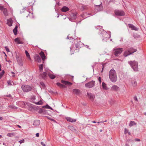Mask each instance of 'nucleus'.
I'll list each match as a JSON object with an SVG mask.
<instances>
[{
  "label": "nucleus",
  "instance_id": "f257e3e1",
  "mask_svg": "<svg viewBox=\"0 0 146 146\" xmlns=\"http://www.w3.org/2000/svg\"><path fill=\"white\" fill-rule=\"evenodd\" d=\"M109 78L111 81L113 82H116L117 80L116 73L113 69H111L109 72Z\"/></svg>",
  "mask_w": 146,
  "mask_h": 146
},
{
  "label": "nucleus",
  "instance_id": "f03ea898",
  "mask_svg": "<svg viewBox=\"0 0 146 146\" xmlns=\"http://www.w3.org/2000/svg\"><path fill=\"white\" fill-rule=\"evenodd\" d=\"M128 63L130 65L134 71L136 72L138 71V63L135 60L133 61H129L128 62Z\"/></svg>",
  "mask_w": 146,
  "mask_h": 146
},
{
  "label": "nucleus",
  "instance_id": "7ed1b4c3",
  "mask_svg": "<svg viewBox=\"0 0 146 146\" xmlns=\"http://www.w3.org/2000/svg\"><path fill=\"white\" fill-rule=\"evenodd\" d=\"M137 51V49H134L133 48H131L128 49L124 52L123 55L125 57H126L129 55L132 54L133 53Z\"/></svg>",
  "mask_w": 146,
  "mask_h": 146
},
{
  "label": "nucleus",
  "instance_id": "20e7f679",
  "mask_svg": "<svg viewBox=\"0 0 146 146\" xmlns=\"http://www.w3.org/2000/svg\"><path fill=\"white\" fill-rule=\"evenodd\" d=\"M123 51L122 48H115L113 49V53L114 55L116 56H118Z\"/></svg>",
  "mask_w": 146,
  "mask_h": 146
},
{
  "label": "nucleus",
  "instance_id": "39448f33",
  "mask_svg": "<svg viewBox=\"0 0 146 146\" xmlns=\"http://www.w3.org/2000/svg\"><path fill=\"white\" fill-rule=\"evenodd\" d=\"M21 88L25 92H27L31 91L32 88L28 85H23L21 86Z\"/></svg>",
  "mask_w": 146,
  "mask_h": 146
},
{
  "label": "nucleus",
  "instance_id": "423d86ee",
  "mask_svg": "<svg viewBox=\"0 0 146 146\" xmlns=\"http://www.w3.org/2000/svg\"><path fill=\"white\" fill-rule=\"evenodd\" d=\"M95 82L92 80L90 82L85 84V86L88 88H90L93 87L95 85Z\"/></svg>",
  "mask_w": 146,
  "mask_h": 146
},
{
  "label": "nucleus",
  "instance_id": "0eeeda50",
  "mask_svg": "<svg viewBox=\"0 0 146 146\" xmlns=\"http://www.w3.org/2000/svg\"><path fill=\"white\" fill-rule=\"evenodd\" d=\"M115 15L117 16H121L125 15L124 12L122 10H116L114 11Z\"/></svg>",
  "mask_w": 146,
  "mask_h": 146
},
{
  "label": "nucleus",
  "instance_id": "6e6552de",
  "mask_svg": "<svg viewBox=\"0 0 146 146\" xmlns=\"http://www.w3.org/2000/svg\"><path fill=\"white\" fill-rule=\"evenodd\" d=\"M0 9L1 11H3L4 15L5 16L8 15L7 11L6 8L4 7L3 6H1L0 4Z\"/></svg>",
  "mask_w": 146,
  "mask_h": 146
},
{
  "label": "nucleus",
  "instance_id": "1a4fd4ad",
  "mask_svg": "<svg viewBox=\"0 0 146 146\" xmlns=\"http://www.w3.org/2000/svg\"><path fill=\"white\" fill-rule=\"evenodd\" d=\"M72 92L75 95L79 96L81 94V92L80 90L78 89H74L72 90Z\"/></svg>",
  "mask_w": 146,
  "mask_h": 146
},
{
  "label": "nucleus",
  "instance_id": "9d476101",
  "mask_svg": "<svg viewBox=\"0 0 146 146\" xmlns=\"http://www.w3.org/2000/svg\"><path fill=\"white\" fill-rule=\"evenodd\" d=\"M87 95L89 98L92 101H94L95 98V96L94 95L90 92H87Z\"/></svg>",
  "mask_w": 146,
  "mask_h": 146
},
{
  "label": "nucleus",
  "instance_id": "9b49d317",
  "mask_svg": "<svg viewBox=\"0 0 146 146\" xmlns=\"http://www.w3.org/2000/svg\"><path fill=\"white\" fill-rule=\"evenodd\" d=\"M16 59L19 65L21 66H23V64L21 58L19 56H17Z\"/></svg>",
  "mask_w": 146,
  "mask_h": 146
},
{
  "label": "nucleus",
  "instance_id": "f8f14e48",
  "mask_svg": "<svg viewBox=\"0 0 146 146\" xmlns=\"http://www.w3.org/2000/svg\"><path fill=\"white\" fill-rule=\"evenodd\" d=\"M95 9L98 11H100L102 10L103 7L102 6V3H101V4L98 5H95Z\"/></svg>",
  "mask_w": 146,
  "mask_h": 146
},
{
  "label": "nucleus",
  "instance_id": "ddd939ff",
  "mask_svg": "<svg viewBox=\"0 0 146 146\" xmlns=\"http://www.w3.org/2000/svg\"><path fill=\"white\" fill-rule=\"evenodd\" d=\"M35 60L38 62H40L41 60L40 56L38 55H36L34 56Z\"/></svg>",
  "mask_w": 146,
  "mask_h": 146
},
{
  "label": "nucleus",
  "instance_id": "4468645a",
  "mask_svg": "<svg viewBox=\"0 0 146 146\" xmlns=\"http://www.w3.org/2000/svg\"><path fill=\"white\" fill-rule=\"evenodd\" d=\"M76 15L77 13H72V18H69V20L71 21H73V20H75L77 17Z\"/></svg>",
  "mask_w": 146,
  "mask_h": 146
},
{
  "label": "nucleus",
  "instance_id": "2eb2a0df",
  "mask_svg": "<svg viewBox=\"0 0 146 146\" xmlns=\"http://www.w3.org/2000/svg\"><path fill=\"white\" fill-rule=\"evenodd\" d=\"M61 82L62 83L67 85H71L72 84V83L66 81L64 80H62Z\"/></svg>",
  "mask_w": 146,
  "mask_h": 146
},
{
  "label": "nucleus",
  "instance_id": "dca6fc26",
  "mask_svg": "<svg viewBox=\"0 0 146 146\" xmlns=\"http://www.w3.org/2000/svg\"><path fill=\"white\" fill-rule=\"evenodd\" d=\"M66 119L68 121H69L70 122H75L76 121V119H73L69 117H66Z\"/></svg>",
  "mask_w": 146,
  "mask_h": 146
},
{
  "label": "nucleus",
  "instance_id": "f3484780",
  "mask_svg": "<svg viewBox=\"0 0 146 146\" xmlns=\"http://www.w3.org/2000/svg\"><path fill=\"white\" fill-rule=\"evenodd\" d=\"M40 55L41 58L42 60L43 61H44L45 60V58H46V56H45L44 53L43 52L41 51L40 53Z\"/></svg>",
  "mask_w": 146,
  "mask_h": 146
},
{
  "label": "nucleus",
  "instance_id": "a211bd4d",
  "mask_svg": "<svg viewBox=\"0 0 146 146\" xmlns=\"http://www.w3.org/2000/svg\"><path fill=\"white\" fill-rule=\"evenodd\" d=\"M103 33L104 35H105L104 36H103L102 37H104V38L103 39V40H104V38H107V37L108 36V34L107 33H106V31H103ZM109 37H108V38H110L111 37V35L110 34L109 35Z\"/></svg>",
  "mask_w": 146,
  "mask_h": 146
},
{
  "label": "nucleus",
  "instance_id": "6ab92c4d",
  "mask_svg": "<svg viewBox=\"0 0 146 146\" xmlns=\"http://www.w3.org/2000/svg\"><path fill=\"white\" fill-rule=\"evenodd\" d=\"M129 27L132 30H133L135 31L138 30V28L131 24H129Z\"/></svg>",
  "mask_w": 146,
  "mask_h": 146
},
{
  "label": "nucleus",
  "instance_id": "aec40b11",
  "mask_svg": "<svg viewBox=\"0 0 146 146\" xmlns=\"http://www.w3.org/2000/svg\"><path fill=\"white\" fill-rule=\"evenodd\" d=\"M69 9V8L67 7L64 6L61 9V10L62 12H65L68 11Z\"/></svg>",
  "mask_w": 146,
  "mask_h": 146
},
{
  "label": "nucleus",
  "instance_id": "412c9836",
  "mask_svg": "<svg viewBox=\"0 0 146 146\" xmlns=\"http://www.w3.org/2000/svg\"><path fill=\"white\" fill-rule=\"evenodd\" d=\"M102 86L104 89L107 90L108 89V88L107 87L106 84L104 82H103L102 84Z\"/></svg>",
  "mask_w": 146,
  "mask_h": 146
},
{
  "label": "nucleus",
  "instance_id": "4be33fe9",
  "mask_svg": "<svg viewBox=\"0 0 146 146\" xmlns=\"http://www.w3.org/2000/svg\"><path fill=\"white\" fill-rule=\"evenodd\" d=\"M40 124V121L38 120H35L34 121L33 125H38Z\"/></svg>",
  "mask_w": 146,
  "mask_h": 146
},
{
  "label": "nucleus",
  "instance_id": "5701e85b",
  "mask_svg": "<svg viewBox=\"0 0 146 146\" xmlns=\"http://www.w3.org/2000/svg\"><path fill=\"white\" fill-rule=\"evenodd\" d=\"M119 88V87L116 85L113 86L111 88V89L113 90H117Z\"/></svg>",
  "mask_w": 146,
  "mask_h": 146
},
{
  "label": "nucleus",
  "instance_id": "b1692460",
  "mask_svg": "<svg viewBox=\"0 0 146 146\" xmlns=\"http://www.w3.org/2000/svg\"><path fill=\"white\" fill-rule=\"evenodd\" d=\"M15 41L16 42H17L18 44H23V42L20 41L19 38H17L15 40Z\"/></svg>",
  "mask_w": 146,
  "mask_h": 146
},
{
  "label": "nucleus",
  "instance_id": "393cba45",
  "mask_svg": "<svg viewBox=\"0 0 146 146\" xmlns=\"http://www.w3.org/2000/svg\"><path fill=\"white\" fill-rule=\"evenodd\" d=\"M136 123L134 121H131L130 122L129 124V126L130 127H131L133 126L136 125Z\"/></svg>",
  "mask_w": 146,
  "mask_h": 146
},
{
  "label": "nucleus",
  "instance_id": "a878e982",
  "mask_svg": "<svg viewBox=\"0 0 146 146\" xmlns=\"http://www.w3.org/2000/svg\"><path fill=\"white\" fill-rule=\"evenodd\" d=\"M17 26H16L13 30V32L15 35H16L17 34Z\"/></svg>",
  "mask_w": 146,
  "mask_h": 146
},
{
  "label": "nucleus",
  "instance_id": "bb28decb",
  "mask_svg": "<svg viewBox=\"0 0 146 146\" xmlns=\"http://www.w3.org/2000/svg\"><path fill=\"white\" fill-rule=\"evenodd\" d=\"M25 52L26 55V56H27V57L28 58V59L30 60H31V58L30 57L29 54V52H28L27 50H25Z\"/></svg>",
  "mask_w": 146,
  "mask_h": 146
},
{
  "label": "nucleus",
  "instance_id": "cd10ccee",
  "mask_svg": "<svg viewBox=\"0 0 146 146\" xmlns=\"http://www.w3.org/2000/svg\"><path fill=\"white\" fill-rule=\"evenodd\" d=\"M47 74L46 73V72H44L42 74H41V75L42 77V78H45Z\"/></svg>",
  "mask_w": 146,
  "mask_h": 146
},
{
  "label": "nucleus",
  "instance_id": "c85d7f7f",
  "mask_svg": "<svg viewBox=\"0 0 146 146\" xmlns=\"http://www.w3.org/2000/svg\"><path fill=\"white\" fill-rule=\"evenodd\" d=\"M57 85L61 88H64L65 87V86L60 83L57 82L56 83Z\"/></svg>",
  "mask_w": 146,
  "mask_h": 146
},
{
  "label": "nucleus",
  "instance_id": "c756f323",
  "mask_svg": "<svg viewBox=\"0 0 146 146\" xmlns=\"http://www.w3.org/2000/svg\"><path fill=\"white\" fill-rule=\"evenodd\" d=\"M39 70L40 72H42L43 68V65L41 64L39 65Z\"/></svg>",
  "mask_w": 146,
  "mask_h": 146
},
{
  "label": "nucleus",
  "instance_id": "7c9ffc66",
  "mask_svg": "<svg viewBox=\"0 0 146 146\" xmlns=\"http://www.w3.org/2000/svg\"><path fill=\"white\" fill-rule=\"evenodd\" d=\"M42 108H48L50 109L51 110H53V109L51 107L48 105H46V106H43L42 107Z\"/></svg>",
  "mask_w": 146,
  "mask_h": 146
},
{
  "label": "nucleus",
  "instance_id": "2f4dec72",
  "mask_svg": "<svg viewBox=\"0 0 146 146\" xmlns=\"http://www.w3.org/2000/svg\"><path fill=\"white\" fill-rule=\"evenodd\" d=\"M48 74L49 77L52 79H53L55 77V76L52 74L48 73Z\"/></svg>",
  "mask_w": 146,
  "mask_h": 146
},
{
  "label": "nucleus",
  "instance_id": "473e14b6",
  "mask_svg": "<svg viewBox=\"0 0 146 146\" xmlns=\"http://www.w3.org/2000/svg\"><path fill=\"white\" fill-rule=\"evenodd\" d=\"M133 86L134 87L136 86L137 85L136 81L135 80H133L131 82Z\"/></svg>",
  "mask_w": 146,
  "mask_h": 146
},
{
  "label": "nucleus",
  "instance_id": "72a5a7b5",
  "mask_svg": "<svg viewBox=\"0 0 146 146\" xmlns=\"http://www.w3.org/2000/svg\"><path fill=\"white\" fill-rule=\"evenodd\" d=\"M33 103H34L35 104H36V105H42L43 103L42 101L41 100H40L38 102H34Z\"/></svg>",
  "mask_w": 146,
  "mask_h": 146
},
{
  "label": "nucleus",
  "instance_id": "f704fd0d",
  "mask_svg": "<svg viewBox=\"0 0 146 146\" xmlns=\"http://www.w3.org/2000/svg\"><path fill=\"white\" fill-rule=\"evenodd\" d=\"M7 24L9 26H12V23L11 20H7Z\"/></svg>",
  "mask_w": 146,
  "mask_h": 146
},
{
  "label": "nucleus",
  "instance_id": "c9c22d12",
  "mask_svg": "<svg viewBox=\"0 0 146 146\" xmlns=\"http://www.w3.org/2000/svg\"><path fill=\"white\" fill-rule=\"evenodd\" d=\"M15 134L14 133H7V135L9 137H11L13 136Z\"/></svg>",
  "mask_w": 146,
  "mask_h": 146
},
{
  "label": "nucleus",
  "instance_id": "e433bc0d",
  "mask_svg": "<svg viewBox=\"0 0 146 146\" xmlns=\"http://www.w3.org/2000/svg\"><path fill=\"white\" fill-rule=\"evenodd\" d=\"M5 73V71L3 70L2 72L0 73V79L2 77Z\"/></svg>",
  "mask_w": 146,
  "mask_h": 146
},
{
  "label": "nucleus",
  "instance_id": "4c0bfd02",
  "mask_svg": "<svg viewBox=\"0 0 146 146\" xmlns=\"http://www.w3.org/2000/svg\"><path fill=\"white\" fill-rule=\"evenodd\" d=\"M11 80H9L7 81V83L8 84V85L10 86H12L13 85L11 83Z\"/></svg>",
  "mask_w": 146,
  "mask_h": 146
},
{
  "label": "nucleus",
  "instance_id": "58836bf2",
  "mask_svg": "<svg viewBox=\"0 0 146 146\" xmlns=\"http://www.w3.org/2000/svg\"><path fill=\"white\" fill-rule=\"evenodd\" d=\"M76 46L77 48H79L80 47V44L79 42L77 43L76 44Z\"/></svg>",
  "mask_w": 146,
  "mask_h": 146
},
{
  "label": "nucleus",
  "instance_id": "ea45409f",
  "mask_svg": "<svg viewBox=\"0 0 146 146\" xmlns=\"http://www.w3.org/2000/svg\"><path fill=\"white\" fill-rule=\"evenodd\" d=\"M67 38L68 39H70V40L74 39L75 40L76 39L75 38H74L72 36L69 37V35L67 36Z\"/></svg>",
  "mask_w": 146,
  "mask_h": 146
},
{
  "label": "nucleus",
  "instance_id": "a19ab883",
  "mask_svg": "<svg viewBox=\"0 0 146 146\" xmlns=\"http://www.w3.org/2000/svg\"><path fill=\"white\" fill-rule=\"evenodd\" d=\"M33 13H30L27 16V17H28V16H30V17H33Z\"/></svg>",
  "mask_w": 146,
  "mask_h": 146
},
{
  "label": "nucleus",
  "instance_id": "79ce46f5",
  "mask_svg": "<svg viewBox=\"0 0 146 146\" xmlns=\"http://www.w3.org/2000/svg\"><path fill=\"white\" fill-rule=\"evenodd\" d=\"M42 109H40L38 111V113H42Z\"/></svg>",
  "mask_w": 146,
  "mask_h": 146
},
{
  "label": "nucleus",
  "instance_id": "37998d69",
  "mask_svg": "<svg viewBox=\"0 0 146 146\" xmlns=\"http://www.w3.org/2000/svg\"><path fill=\"white\" fill-rule=\"evenodd\" d=\"M5 48L7 51V52H9V49L7 46H5Z\"/></svg>",
  "mask_w": 146,
  "mask_h": 146
},
{
  "label": "nucleus",
  "instance_id": "c03bdc74",
  "mask_svg": "<svg viewBox=\"0 0 146 146\" xmlns=\"http://www.w3.org/2000/svg\"><path fill=\"white\" fill-rule=\"evenodd\" d=\"M92 122L93 123H101V122L103 123L104 122L101 121V122H97L95 121H92Z\"/></svg>",
  "mask_w": 146,
  "mask_h": 146
},
{
  "label": "nucleus",
  "instance_id": "a18cd8bd",
  "mask_svg": "<svg viewBox=\"0 0 146 146\" xmlns=\"http://www.w3.org/2000/svg\"><path fill=\"white\" fill-rule=\"evenodd\" d=\"M42 113H45L46 112V110L44 109H42Z\"/></svg>",
  "mask_w": 146,
  "mask_h": 146
},
{
  "label": "nucleus",
  "instance_id": "49530a36",
  "mask_svg": "<svg viewBox=\"0 0 146 146\" xmlns=\"http://www.w3.org/2000/svg\"><path fill=\"white\" fill-rule=\"evenodd\" d=\"M98 80L99 81L100 84L101 82V78L100 77H98Z\"/></svg>",
  "mask_w": 146,
  "mask_h": 146
},
{
  "label": "nucleus",
  "instance_id": "de8ad7c7",
  "mask_svg": "<svg viewBox=\"0 0 146 146\" xmlns=\"http://www.w3.org/2000/svg\"><path fill=\"white\" fill-rule=\"evenodd\" d=\"M68 127L69 129H71L72 128H73V126H68Z\"/></svg>",
  "mask_w": 146,
  "mask_h": 146
},
{
  "label": "nucleus",
  "instance_id": "09e8293b",
  "mask_svg": "<svg viewBox=\"0 0 146 146\" xmlns=\"http://www.w3.org/2000/svg\"><path fill=\"white\" fill-rule=\"evenodd\" d=\"M41 145H42L43 146H45V143L43 142H41Z\"/></svg>",
  "mask_w": 146,
  "mask_h": 146
},
{
  "label": "nucleus",
  "instance_id": "8fccbe9b",
  "mask_svg": "<svg viewBox=\"0 0 146 146\" xmlns=\"http://www.w3.org/2000/svg\"><path fill=\"white\" fill-rule=\"evenodd\" d=\"M31 98L33 100H35V97L34 96H33Z\"/></svg>",
  "mask_w": 146,
  "mask_h": 146
},
{
  "label": "nucleus",
  "instance_id": "3c124183",
  "mask_svg": "<svg viewBox=\"0 0 146 146\" xmlns=\"http://www.w3.org/2000/svg\"><path fill=\"white\" fill-rule=\"evenodd\" d=\"M134 100L135 101H137V99L136 96H135L134 97Z\"/></svg>",
  "mask_w": 146,
  "mask_h": 146
},
{
  "label": "nucleus",
  "instance_id": "603ef678",
  "mask_svg": "<svg viewBox=\"0 0 146 146\" xmlns=\"http://www.w3.org/2000/svg\"><path fill=\"white\" fill-rule=\"evenodd\" d=\"M11 73L12 74H13V76H12V77H14L15 76V73H14V72H11Z\"/></svg>",
  "mask_w": 146,
  "mask_h": 146
},
{
  "label": "nucleus",
  "instance_id": "864d4df0",
  "mask_svg": "<svg viewBox=\"0 0 146 146\" xmlns=\"http://www.w3.org/2000/svg\"><path fill=\"white\" fill-rule=\"evenodd\" d=\"M39 134L38 133H37L36 134V135L37 137H38L39 136Z\"/></svg>",
  "mask_w": 146,
  "mask_h": 146
},
{
  "label": "nucleus",
  "instance_id": "5fc2aeb1",
  "mask_svg": "<svg viewBox=\"0 0 146 146\" xmlns=\"http://www.w3.org/2000/svg\"><path fill=\"white\" fill-rule=\"evenodd\" d=\"M135 141H140V139H135Z\"/></svg>",
  "mask_w": 146,
  "mask_h": 146
},
{
  "label": "nucleus",
  "instance_id": "6e6d98bb",
  "mask_svg": "<svg viewBox=\"0 0 146 146\" xmlns=\"http://www.w3.org/2000/svg\"><path fill=\"white\" fill-rule=\"evenodd\" d=\"M83 9H86V6H82V7Z\"/></svg>",
  "mask_w": 146,
  "mask_h": 146
},
{
  "label": "nucleus",
  "instance_id": "4d7b16f0",
  "mask_svg": "<svg viewBox=\"0 0 146 146\" xmlns=\"http://www.w3.org/2000/svg\"><path fill=\"white\" fill-rule=\"evenodd\" d=\"M6 96L9 97H11V94H9L8 95H7Z\"/></svg>",
  "mask_w": 146,
  "mask_h": 146
},
{
  "label": "nucleus",
  "instance_id": "13d9d810",
  "mask_svg": "<svg viewBox=\"0 0 146 146\" xmlns=\"http://www.w3.org/2000/svg\"><path fill=\"white\" fill-rule=\"evenodd\" d=\"M50 120H51L53 121H54V122H56L55 120L53 119H51Z\"/></svg>",
  "mask_w": 146,
  "mask_h": 146
},
{
  "label": "nucleus",
  "instance_id": "bf43d9fd",
  "mask_svg": "<svg viewBox=\"0 0 146 146\" xmlns=\"http://www.w3.org/2000/svg\"><path fill=\"white\" fill-rule=\"evenodd\" d=\"M27 8L26 7H24L23 9V10H26Z\"/></svg>",
  "mask_w": 146,
  "mask_h": 146
},
{
  "label": "nucleus",
  "instance_id": "052dcab7",
  "mask_svg": "<svg viewBox=\"0 0 146 146\" xmlns=\"http://www.w3.org/2000/svg\"><path fill=\"white\" fill-rule=\"evenodd\" d=\"M3 119V118L2 117H0V120H1Z\"/></svg>",
  "mask_w": 146,
  "mask_h": 146
},
{
  "label": "nucleus",
  "instance_id": "680f3d73",
  "mask_svg": "<svg viewBox=\"0 0 146 146\" xmlns=\"http://www.w3.org/2000/svg\"><path fill=\"white\" fill-rule=\"evenodd\" d=\"M10 107L11 108H14L13 106H10Z\"/></svg>",
  "mask_w": 146,
  "mask_h": 146
},
{
  "label": "nucleus",
  "instance_id": "e2e57ef3",
  "mask_svg": "<svg viewBox=\"0 0 146 146\" xmlns=\"http://www.w3.org/2000/svg\"><path fill=\"white\" fill-rule=\"evenodd\" d=\"M72 46H71L70 47V49L71 50H73V49H72Z\"/></svg>",
  "mask_w": 146,
  "mask_h": 146
},
{
  "label": "nucleus",
  "instance_id": "0e129e2a",
  "mask_svg": "<svg viewBox=\"0 0 146 146\" xmlns=\"http://www.w3.org/2000/svg\"><path fill=\"white\" fill-rule=\"evenodd\" d=\"M84 14H83L82 15H81V16L82 17H84Z\"/></svg>",
  "mask_w": 146,
  "mask_h": 146
},
{
  "label": "nucleus",
  "instance_id": "69168bd1",
  "mask_svg": "<svg viewBox=\"0 0 146 146\" xmlns=\"http://www.w3.org/2000/svg\"><path fill=\"white\" fill-rule=\"evenodd\" d=\"M123 40V38H121L120 40V41H122Z\"/></svg>",
  "mask_w": 146,
  "mask_h": 146
},
{
  "label": "nucleus",
  "instance_id": "338daca9",
  "mask_svg": "<svg viewBox=\"0 0 146 146\" xmlns=\"http://www.w3.org/2000/svg\"><path fill=\"white\" fill-rule=\"evenodd\" d=\"M18 126L20 128H21V127L19 125H18Z\"/></svg>",
  "mask_w": 146,
  "mask_h": 146
},
{
  "label": "nucleus",
  "instance_id": "774afa93",
  "mask_svg": "<svg viewBox=\"0 0 146 146\" xmlns=\"http://www.w3.org/2000/svg\"><path fill=\"white\" fill-rule=\"evenodd\" d=\"M22 140L20 141H19V142H20V143H22V142H22Z\"/></svg>",
  "mask_w": 146,
  "mask_h": 146
}]
</instances>
